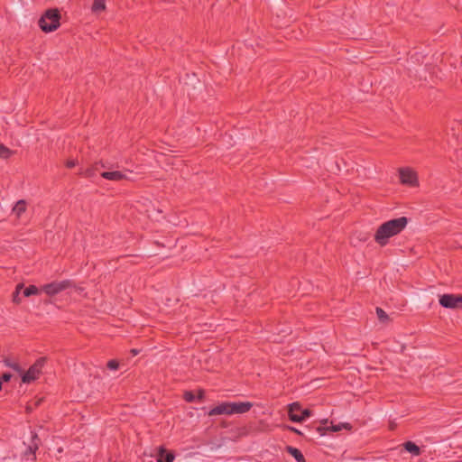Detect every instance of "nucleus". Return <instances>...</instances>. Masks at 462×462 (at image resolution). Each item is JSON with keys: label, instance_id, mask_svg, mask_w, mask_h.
I'll return each instance as SVG.
<instances>
[{"label": "nucleus", "instance_id": "6e6552de", "mask_svg": "<svg viewBox=\"0 0 462 462\" xmlns=\"http://www.w3.org/2000/svg\"><path fill=\"white\" fill-rule=\"evenodd\" d=\"M133 172L129 170H124V171H103L101 173V177L113 181H121L123 180H134L133 178H131V174Z\"/></svg>", "mask_w": 462, "mask_h": 462}, {"label": "nucleus", "instance_id": "9b49d317", "mask_svg": "<svg viewBox=\"0 0 462 462\" xmlns=\"http://www.w3.org/2000/svg\"><path fill=\"white\" fill-rule=\"evenodd\" d=\"M155 457L157 462H173L175 459V455L173 452L167 450L165 448L159 447Z\"/></svg>", "mask_w": 462, "mask_h": 462}, {"label": "nucleus", "instance_id": "2eb2a0df", "mask_svg": "<svg viewBox=\"0 0 462 462\" xmlns=\"http://www.w3.org/2000/svg\"><path fill=\"white\" fill-rule=\"evenodd\" d=\"M351 429H352V426L347 422H342V423H337V424H333L331 422V425L329 427H327V428L324 427L323 430H331L333 432H337L342 430H350Z\"/></svg>", "mask_w": 462, "mask_h": 462}, {"label": "nucleus", "instance_id": "dca6fc26", "mask_svg": "<svg viewBox=\"0 0 462 462\" xmlns=\"http://www.w3.org/2000/svg\"><path fill=\"white\" fill-rule=\"evenodd\" d=\"M287 452L291 455L297 462H305V458L302 455V453L296 448L288 446L286 448Z\"/></svg>", "mask_w": 462, "mask_h": 462}, {"label": "nucleus", "instance_id": "7ed1b4c3", "mask_svg": "<svg viewBox=\"0 0 462 462\" xmlns=\"http://www.w3.org/2000/svg\"><path fill=\"white\" fill-rule=\"evenodd\" d=\"M44 364L45 358L41 357L37 359L36 362L32 365L26 372L22 370V373H20L22 376V382L23 383H31L38 379L42 374Z\"/></svg>", "mask_w": 462, "mask_h": 462}, {"label": "nucleus", "instance_id": "f8f14e48", "mask_svg": "<svg viewBox=\"0 0 462 462\" xmlns=\"http://www.w3.org/2000/svg\"><path fill=\"white\" fill-rule=\"evenodd\" d=\"M209 416L216 415H229V402H221L216 407L209 410L208 412Z\"/></svg>", "mask_w": 462, "mask_h": 462}, {"label": "nucleus", "instance_id": "c85d7f7f", "mask_svg": "<svg viewBox=\"0 0 462 462\" xmlns=\"http://www.w3.org/2000/svg\"><path fill=\"white\" fill-rule=\"evenodd\" d=\"M198 398H199V399H202V398H203V393H200Z\"/></svg>", "mask_w": 462, "mask_h": 462}, {"label": "nucleus", "instance_id": "bb28decb", "mask_svg": "<svg viewBox=\"0 0 462 462\" xmlns=\"http://www.w3.org/2000/svg\"><path fill=\"white\" fill-rule=\"evenodd\" d=\"M132 353L134 356H136L139 353V351L136 349H132Z\"/></svg>", "mask_w": 462, "mask_h": 462}, {"label": "nucleus", "instance_id": "ddd939ff", "mask_svg": "<svg viewBox=\"0 0 462 462\" xmlns=\"http://www.w3.org/2000/svg\"><path fill=\"white\" fill-rule=\"evenodd\" d=\"M27 203L24 199L18 200L14 206L12 212L15 215L17 218H20L21 216L26 211Z\"/></svg>", "mask_w": 462, "mask_h": 462}, {"label": "nucleus", "instance_id": "7c9ffc66", "mask_svg": "<svg viewBox=\"0 0 462 462\" xmlns=\"http://www.w3.org/2000/svg\"><path fill=\"white\" fill-rule=\"evenodd\" d=\"M85 175H86V176H90V172H89V171H87V172H86V174H85Z\"/></svg>", "mask_w": 462, "mask_h": 462}, {"label": "nucleus", "instance_id": "c756f323", "mask_svg": "<svg viewBox=\"0 0 462 462\" xmlns=\"http://www.w3.org/2000/svg\"><path fill=\"white\" fill-rule=\"evenodd\" d=\"M327 422H328V420H324L321 421L322 424H327Z\"/></svg>", "mask_w": 462, "mask_h": 462}, {"label": "nucleus", "instance_id": "b1692460", "mask_svg": "<svg viewBox=\"0 0 462 462\" xmlns=\"http://www.w3.org/2000/svg\"><path fill=\"white\" fill-rule=\"evenodd\" d=\"M1 378H2V382H8V381H10V380H11V378H12V374H9V373H5V374L1 376Z\"/></svg>", "mask_w": 462, "mask_h": 462}, {"label": "nucleus", "instance_id": "a211bd4d", "mask_svg": "<svg viewBox=\"0 0 462 462\" xmlns=\"http://www.w3.org/2000/svg\"><path fill=\"white\" fill-rule=\"evenodd\" d=\"M4 364L5 366L12 368L13 370L16 371L18 374L22 373V368L18 365V363L11 360L10 358H5L4 360Z\"/></svg>", "mask_w": 462, "mask_h": 462}, {"label": "nucleus", "instance_id": "6ab92c4d", "mask_svg": "<svg viewBox=\"0 0 462 462\" xmlns=\"http://www.w3.org/2000/svg\"><path fill=\"white\" fill-rule=\"evenodd\" d=\"M12 151L5 146L4 144H0V158L2 159H7L11 156Z\"/></svg>", "mask_w": 462, "mask_h": 462}, {"label": "nucleus", "instance_id": "412c9836", "mask_svg": "<svg viewBox=\"0 0 462 462\" xmlns=\"http://www.w3.org/2000/svg\"><path fill=\"white\" fill-rule=\"evenodd\" d=\"M184 399L188 402H192L195 401L196 397L191 392H186L184 393Z\"/></svg>", "mask_w": 462, "mask_h": 462}, {"label": "nucleus", "instance_id": "20e7f679", "mask_svg": "<svg viewBox=\"0 0 462 462\" xmlns=\"http://www.w3.org/2000/svg\"><path fill=\"white\" fill-rule=\"evenodd\" d=\"M288 414L291 421L301 422L310 417L311 411L309 409H302L299 402H293L288 406Z\"/></svg>", "mask_w": 462, "mask_h": 462}, {"label": "nucleus", "instance_id": "a878e982", "mask_svg": "<svg viewBox=\"0 0 462 462\" xmlns=\"http://www.w3.org/2000/svg\"><path fill=\"white\" fill-rule=\"evenodd\" d=\"M72 287L76 290V291H78L79 294H81L84 291V289L82 287H77L74 285V283L72 282Z\"/></svg>", "mask_w": 462, "mask_h": 462}, {"label": "nucleus", "instance_id": "9d476101", "mask_svg": "<svg viewBox=\"0 0 462 462\" xmlns=\"http://www.w3.org/2000/svg\"><path fill=\"white\" fill-rule=\"evenodd\" d=\"M252 407L250 402H229V415L246 413Z\"/></svg>", "mask_w": 462, "mask_h": 462}, {"label": "nucleus", "instance_id": "4be33fe9", "mask_svg": "<svg viewBox=\"0 0 462 462\" xmlns=\"http://www.w3.org/2000/svg\"><path fill=\"white\" fill-rule=\"evenodd\" d=\"M376 313L378 318H388L387 314L381 308H376Z\"/></svg>", "mask_w": 462, "mask_h": 462}, {"label": "nucleus", "instance_id": "f03ea898", "mask_svg": "<svg viewBox=\"0 0 462 462\" xmlns=\"http://www.w3.org/2000/svg\"><path fill=\"white\" fill-rule=\"evenodd\" d=\"M60 13L57 8L46 10L39 19L38 25L44 32H51L60 25Z\"/></svg>", "mask_w": 462, "mask_h": 462}, {"label": "nucleus", "instance_id": "cd10ccee", "mask_svg": "<svg viewBox=\"0 0 462 462\" xmlns=\"http://www.w3.org/2000/svg\"><path fill=\"white\" fill-rule=\"evenodd\" d=\"M323 429H324V428H321V427H319V428H318V430L320 432V435H323V432H321L322 430H324Z\"/></svg>", "mask_w": 462, "mask_h": 462}, {"label": "nucleus", "instance_id": "1a4fd4ad", "mask_svg": "<svg viewBox=\"0 0 462 462\" xmlns=\"http://www.w3.org/2000/svg\"><path fill=\"white\" fill-rule=\"evenodd\" d=\"M400 180L402 184L415 187L418 185L417 173L410 168H402L399 171Z\"/></svg>", "mask_w": 462, "mask_h": 462}, {"label": "nucleus", "instance_id": "f3484780", "mask_svg": "<svg viewBox=\"0 0 462 462\" xmlns=\"http://www.w3.org/2000/svg\"><path fill=\"white\" fill-rule=\"evenodd\" d=\"M91 10L93 13H100L106 10V1L105 0H94Z\"/></svg>", "mask_w": 462, "mask_h": 462}, {"label": "nucleus", "instance_id": "4468645a", "mask_svg": "<svg viewBox=\"0 0 462 462\" xmlns=\"http://www.w3.org/2000/svg\"><path fill=\"white\" fill-rule=\"evenodd\" d=\"M403 448L404 449L411 453L412 456H420V448L419 446H417L414 442L412 441H406L403 443Z\"/></svg>", "mask_w": 462, "mask_h": 462}, {"label": "nucleus", "instance_id": "5701e85b", "mask_svg": "<svg viewBox=\"0 0 462 462\" xmlns=\"http://www.w3.org/2000/svg\"><path fill=\"white\" fill-rule=\"evenodd\" d=\"M77 163H78V162L76 160L71 159V160L67 161L66 166L70 169V168L75 167L77 165Z\"/></svg>", "mask_w": 462, "mask_h": 462}, {"label": "nucleus", "instance_id": "393cba45", "mask_svg": "<svg viewBox=\"0 0 462 462\" xmlns=\"http://www.w3.org/2000/svg\"><path fill=\"white\" fill-rule=\"evenodd\" d=\"M288 430L292 431V432H295L296 434H299V435H301V432L300 430H299L298 429L294 428V427H291V426H289L288 427Z\"/></svg>", "mask_w": 462, "mask_h": 462}, {"label": "nucleus", "instance_id": "39448f33", "mask_svg": "<svg viewBox=\"0 0 462 462\" xmlns=\"http://www.w3.org/2000/svg\"><path fill=\"white\" fill-rule=\"evenodd\" d=\"M42 291V288L39 289L35 285L24 287L23 283H18L15 287V291L13 293V301L15 303H20L22 300V295L23 297H30L32 295H38Z\"/></svg>", "mask_w": 462, "mask_h": 462}, {"label": "nucleus", "instance_id": "f257e3e1", "mask_svg": "<svg viewBox=\"0 0 462 462\" xmlns=\"http://www.w3.org/2000/svg\"><path fill=\"white\" fill-rule=\"evenodd\" d=\"M408 218L400 217L383 223L374 234V241L381 246L388 244V240L400 234L407 226Z\"/></svg>", "mask_w": 462, "mask_h": 462}, {"label": "nucleus", "instance_id": "0eeeda50", "mask_svg": "<svg viewBox=\"0 0 462 462\" xmlns=\"http://www.w3.org/2000/svg\"><path fill=\"white\" fill-rule=\"evenodd\" d=\"M439 304L446 309L462 310V295L443 294L439 297Z\"/></svg>", "mask_w": 462, "mask_h": 462}, {"label": "nucleus", "instance_id": "423d86ee", "mask_svg": "<svg viewBox=\"0 0 462 462\" xmlns=\"http://www.w3.org/2000/svg\"><path fill=\"white\" fill-rule=\"evenodd\" d=\"M69 288H72V282L70 280H63L45 284L42 287V291L49 296H54Z\"/></svg>", "mask_w": 462, "mask_h": 462}, {"label": "nucleus", "instance_id": "aec40b11", "mask_svg": "<svg viewBox=\"0 0 462 462\" xmlns=\"http://www.w3.org/2000/svg\"><path fill=\"white\" fill-rule=\"evenodd\" d=\"M119 367V364L116 360H110L108 361L107 363V368L110 369V370H117Z\"/></svg>", "mask_w": 462, "mask_h": 462}]
</instances>
